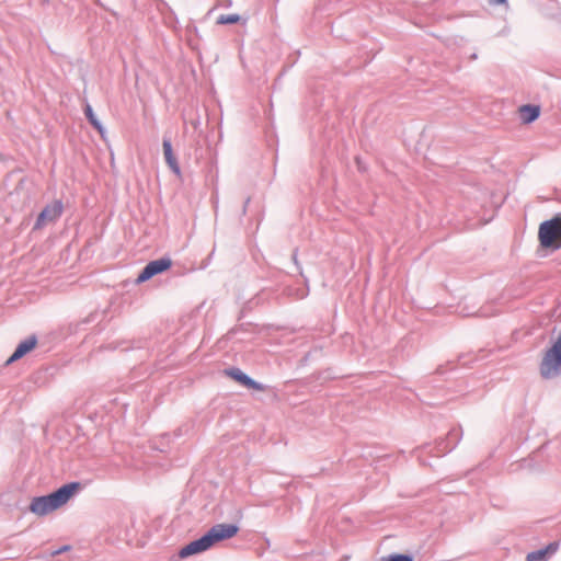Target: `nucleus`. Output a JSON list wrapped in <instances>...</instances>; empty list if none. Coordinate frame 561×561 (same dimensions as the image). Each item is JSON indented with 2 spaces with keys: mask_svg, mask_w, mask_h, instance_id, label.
<instances>
[{
  "mask_svg": "<svg viewBox=\"0 0 561 561\" xmlns=\"http://www.w3.org/2000/svg\"><path fill=\"white\" fill-rule=\"evenodd\" d=\"M539 370L543 379H552L561 375V330L542 357Z\"/></svg>",
  "mask_w": 561,
  "mask_h": 561,
  "instance_id": "obj_3",
  "label": "nucleus"
},
{
  "mask_svg": "<svg viewBox=\"0 0 561 561\" xmlns=\"http://www.w3.org/2000/svg\"><path fill=\"white\" fill-rule=\"evenodd\" d=\"M520 119L524 124L535 122L540 115V106L535 104H525L519 107Z\"/></svg>",
  "mask_w": 561,
  "mask_h": 561,
  "instance_id": "obj_12",
  "label": "nucleus"
},
{
  "mask_svg": "<svg viewBox=\"0 0 561 561\" xmlns=\"http://www.w3.org/2000/svg\"><path fill=\"white\" fill-rule=\"evenodd\" d=\"M560 548L558 540L550 542L543 548L534 550L526 556V561H547L549 560Z\"/></svg>",
  "mask_w": 561,
  "mask_h": 561,
  "instance_id": "obj_10",
  "label": "nucleus"
},
{
  "mask_svg": "<svg viewBox=\"0 0 561 561\" xmlns=\"http://www.w3.org/2000/svg\"><path fill=\"white\" fill-rule=\"evenodd\" d=\"M226 374L231 377L233 380L238 381L240 385L253 389V390H263L264 386L253 378H251L249 375L243 373L240 368L231 367L226 369Z\"/></svg>",
  "mask_w": 561,
  "mask_h": 561,
  "instance_id": "obj_9",
  "label": "nucleus"
},
{
  "mask_svg": "<svg viewBox=\"0 0 561 561\" xmlns=\"http://www.w3.org/2000/svg\"><path fill=\"white\" fill-rule=\"evenodd\" d=\"M239 531V526L236 524H216L208 531H206L211 546L217 542L234 537Z\"/></svg>",
  "mask_w": 561,
  "mask_h": 561,
  "instance_id": "obj_6",
  "label": "nucleus"
},
{
  "mask_svg": "<svg viewBox=\"0 0 561 561\" xmlns=\"http://www.w3.org/2000/svg\"><path fill=\"white\" fill-rule=\"evenodd\" d=\"M240 20H241V16L239 14H221L218 18L217 23L218 24H224V25L236 24Z\"/></svg>",
  "mask_w": 561,
  "mask_h": 561,
  "instance_id": "obj_16",
  "label": "nucleus"
},
{
  "mask_svg": "<svg viewBox=\"0 0 561 561\" xmlns=\"http://www.w3.org/2000/svg\"><path fill=\"white\" fill-rule=\"evenodd\" d=\"M36 345H37V336L35 334L27 336L25 340L21 341L18 344L14 352L7 359L5 365H11L12 363L21 359L26 354H28L31 351H33Z\"/></svg>",
  "mask_w": 561,
  "mask_h": 561,
  "instance_id": "obj_8",
  "label": "nucleus"
},
{
  "mask_svg": "<svg viewBox=\"0 0 561 561\" xmlns=\"http://www.w3.org/2000/svg\"><path fill=\"white\" fill-rule=\"evenodd\" d=\"M249 203H250V197H248V198L245 199V202H244V205H243V208H242V215H245V213H247V207H248Z\"/></svg>",
  "mask_w": 561,
  "mask_h": 561,
  "instance_id": "obj_20",
  "label": "nucleus"
},
{
  "mask_svg": "<svg viewBox=\"0 0 561 561\" xmlns=\"http://www.w3.org/2000/svg\"><path fill=\"white\" fill-rule=\"evenodd\" d=\"M540 245L550 251L561 249V214L540 224L538 230Z\"/></svg>",
  "mask_w": 561,
  "mask_h": 561,
  "instance_id": "obj_2",
  "label": "nucleus"
},
{
  "mask_svg": "<svg viewBox=\"0 0 561 561\" xmlns=\"http://www.w3.org/2000/svg\"><path fill=\"white\" fill-rule=\"evenodd\" d=\"M469 58L470 60H476L478 58L477 53H472Z\"/></svg>",
  "mask_w": 561,
  "mask_h": 561,
  "instance_id": "obj_22",
  "label": "nucleus"
},
{
  "mask_svg": "<svg viewBox=\"0 0 561 561\" xmlns=\"http://www.w3.org/2000/svg\"><path fill=\"white\" fill-rule=\"evenodd\" d=\"M83 112H84V115L88 119V122L93 126V128H95L100 135L103 137L104 136V133H105V129H104V126L102 125V123L98 119V117L95 116L94 112H93V108L92 106L87 103L84 108H83Z\"/></svg>",
  "mask_w": 561,
  "mask_h": 561,
  "instance_id": "obj_13",
  "label": "nucleus"
},
{
  "mask_svg": "<svg viewBox=\"0 0 561 561\" xmlns=\"http://www.w3.org/2000/svg\"><path fill=\"white\" fill-rule=\"evenodd\" d=\"M213 546L209 541L207 534L205 533L202 537L188 542L184 547H182L179 551V557L181 559H186L191 556L198 554L207 551Z\"/></svg>",
  "mask_w": 561,
  "mask_h": 561,
  "instance_id": "obj_7",
  "label": "nucleus"
},
{
  "mask_svg": "<svg viewBox=\"0 0 561 561\" xmlns=\"http://www.w3.org/2000/svg\"><path fill=\"white\" fill-rule=\"evenodd\" d=\"M293 261H294V263L296 264V266H297L298 268H300V266H299V264H298V260H297V250H295V251H294V253H293Z\"/></svg>",
  "mask_w": 561,
  "mask_h": 561,
  "instance_id": "obj_21",
  "label": "nucleus"
},
{
  "mask_svg": "<svg viewBox=\"0 0 561 561\" xmlns=\"http://www.w3.org/2000/svg\"><path fill=\"white\" fill-rule=\"evenodd\" d=\"M80 489L81 483L72 481L49 494L35 496L31 501L30 511L37 516H45L65 505Z\"/></svg>",
  "mask_w": 561,
  "mask_h": 561,
  "instance_id": "obj_1",
  "label": "nucleus"
},
{
  "mask_svg": "<svg viewBox=\"0 0 561 561\" xmlns=\"http://www.w3.org/2000/svg\"><path fill=\"white\" fill-rule=\"evenodd\" d=\"M171 266H172V260L168 256H163V257L150 261L149 263L146 264V266L138 274L137 278L135 279V284H137V285L142 284V283L151 279L153 276L164 273Z\"/></svg>",
  "mask_w": 561,
  "mask_h": 561,
  "instance_id": "obj_4",
  "label": "nucleus"
},
{
  "mask_svg": "<svg viewBox=\"0 0 561 561\" xmlns=\"http://www.w3.org/2000/svg\"><path fill=\"white\" fill-rule=\"evenodd\" d=\"M70 547L69 546H62L61 548H59L58 550L54 551L53 554L56 556V554H60L67 550H69Z\"/></svg>",
  "mask_w": 561,
  "mask_h": 561,
  "instance_id": "obj_19",
  "label": "nucleus"
},
{
  "mask_svg": "<svg viewBox=\"0 0 561 561\" xmlns=\"http://www.w3.org/2000/svg\"><path fill=\"white\" fill-rule=\"evenodd\" d=\"M492 5H507V0H489Z\"/></svg>",
  "mask_w": 561,
  "mask_h": 561,
  "instance_id": "obj_18",
  "label": "nucleus"
},
{
  "mask_svg": "<svg viewBox=\"0 0 561 561\" xmlns=\"http://www.w3.org/2000/svg\"><path fill=\"white\" fill-rule=\"evenodd\" d=\"M461 438H462V428L460 426L451 428L448 432L447 436L445 437L447 443H449V447H446L445 450H454L457 447V445L460 443Z\"/></svg>",
  "mask_w": 561,
  "mask_h": 561,
  "instance_id": "obj_14",
  "label": "nucleus"
},
{
  "mask_svg": "<svg viewBox=\"0 0 561 561\" xmlns=\"http://www.w3.org/2000/svg\"><path fill=\"white\" fill-rule=\"evenodd\" d=\"M446 447H449V443L445 438H442L436 442L435 446L431 449V453H434V456L440 457L444 456L451 450H445Z\"/></svg>",
  "mask_w": 561,
  "mask_h": 561,
  "instance_id": "obj_15",
  "label": "nucleus"
},
{
  "mask_svg": "<svg viewBox=\"0 0 561 561\" xmlns=\"http://www.w3.org/2000/svg\"><path fill=\"white\" fill-rule=\"evenodd\" d=\"M164 159L169 168L175 173L180 174V165L178 159L173 154L172 142L170 138L164 137L162 141Z\"/></svg>",
  "mask_w": 561,
  "mask_h": 561,
  "instance_id": "obj_11",
  "label": "nucleus"
},
{
  "mask_svg": "<svg viewBox=\"0 0 561 561\" xmlns=\"http://www.w3.org/2000/svg\"><path fill=\"white\" fill-rule=\"evenodd\" d=\"M62 209L64 206L59 199H56L51 204L46 205L44 209L38 214L33 229L38 230L49 222H55L61 216Z\"/></svg>",
  "mask_w": 561,
  "mask_h": 561,
  "instance_id": "obj_5",
  "label": "nucleus"
},
{
  "mask_svg": "<svg viewBox=\"0 0 561 561\" xmlns=\"http://www.w3.org/2000/svg\"><path fill=\"white\" fill-rule=\"evenodd\" d=\"M381 561H414L411 554L405 553H392L388 557H383Z\"/></svg>",
  "mask_w": 561,
  "mask_h": 561,
  "instance_id": "obj_17",
  "label": "nucleus"
}]
</instances>
